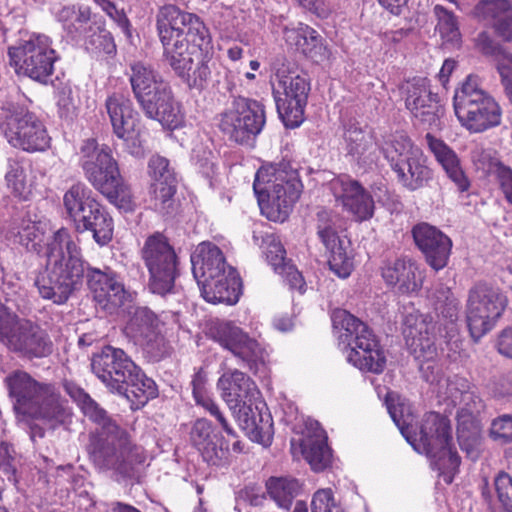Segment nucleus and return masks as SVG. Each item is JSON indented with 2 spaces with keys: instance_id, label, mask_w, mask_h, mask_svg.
Instances as JSON below:
<instances>
[{
  "instance_id": "f257e3e1",
  "label": "nucleus",
  "mask_w": 512,
  "mask_h": 512,
  "mask_svg": "<svg viewBox=\"0 0 512 512\" xmlns=\"http://www.w3.org/2000/svg\"><path fill=\"white\" fill-rule=\"evenodd\" d=\"M45 271L35 285L42 298L55 304L65 303L78 290L86 275L94 299L104 306H120L125 298L124 286L108 267L104 270L84 266L81 248L65 228L58 229L47 243Z\"/></svg>"
},
{
  "instance_id": "f03ea898",
  "label": "nucleus",
  "mask_w": 512,
  "mask_h": 512,
  "mask_svg": "<svg viewBox=\"0 0 512 512\" xmlns=\"http://www.w3.org/2000/svg\"><path fill=\"white\" fill-rule=\"evenodd\" d=\"M156 30L169 66L189 88L202 89L211 75V36L199 16L165 5L156 14Z\"/></svg>"
},
{
  "instance_id": "7ed1b4c3",
  "label": "nucleus",
  "mask_w": 512,
  "mask_h": 512,
  "mask_svg": "<svg viewBox=\"0 0 512 512\" xmlns=\"http://www.w3.org/2000/svg\"><path fill=\"white\" fill-rule=\"evenodd\" d=\"M64 389L84 415L97 425L89 434L87 445L92 463L100 470H112L122 477H133L137 466L146 460L144 449L135 444L128 431L112 419L82 388L65 382Z\"/></svg>"
},
{
  "instance_id": "20e7f679",
  "label": "nucleus",
  "mask_w": 512,
  "mask_h": 512,
  "mask_svg": "<svg viewBox=\"0 0 512 512\" xmlns=\"http://www.w3.org/2000/svg\"><path fill=\"white\" fill-rule=\"evenodd\" d=\"M388 412L407 442L415 451L433 460L447 484L452 483L459 470L461 458L452 444V428L449 419L436 413H426L421 421L418 434L410 431V415H404L405 407L388 403Z\"/></svg>"
},
{
  "instance_id": "39448f33",
  "label": "nucleus",
  "mask_w": 512,
  "mask_h": 512,
  "mask_svg": "<svg viewBox=\"0 0 512 512\" xmlns=\"http://www.w3.org/2000/svg\"><path fill=\"white\" fill-rule=\"evenodd\" d=\"M4 384L16 415L42 420L52 429L70 422L71 409L55 383L38 381L18 369L5 377Z\"/></svg>"
},
{
  "instance_id": "423d86ee",
  "label": "nucleus",
  "mask_w": 512,
  "mask_h": 512,
  "mask_svg": "<svg viewBox=\"0 0 512 512\" xmlns=\"http://www.w3.org/2000/svg\"><path fill=\"white\" fill-rule=\"evenodd\" d=\"M217 387L228 407L238 413L239 425L247 436L254 442L269 445L272 439L270 415H263L257 406L252 407L260 394L255 382L234 369L219 378Z\"/></svg>"
},
{
  "instance_id": "0eeeda50",
  "label": "nucleus",
  "mask_w": 512,
  "mask_h": 512,
  "mask_svg": "<svg viewBox=\"0 0 512 512\" xmlns=\"http://www.w3.org/2000/svg\"><path fill=\"white\" fill-rule=\"evenodd\" d=\"M192 273L207 302L235 304L241 281L237 271L226 264L218 246L200 243L191 254Z\"/></svg>"
},
{
  "instance_id": "6e6552de",
  "label": "nucleus",
  "mask_w": 512,
  "mask_h": 512,
  "mask_svg": "<svg viewBox=\"0 0 512 512\" xmlns=\"http://www.w3.org/2000/svg\"><path fill=\"white\" fill-rule=\"evenodd\" d=\"M79 164L88 182L110 203L124 210L132 208L131 189L122 179L108 146L86 139L79 150Z\"/></svg>"
},
{
  "instance_id": "1a4fd4ad",
  "label": "nucleus",
  "mask_w": 512,
  "mask_h": 512,
  "mask_svg": "<svg viewBox=\"0 0 512 512\" xmlns=\"http://www.w3.org/2000/svg\"><path fill=\"white\" fill-rule=\"evenodd\" d=\"M302 184L298 171L289 161L263 165L256 173L253 189L262 212L268 219L277 221L299 199Z\"/></svg>"
},
{
  "instance_id": "9d476101",
  "label": "nucleus",
  "mask_w": 512,
  "mask_h": 512,
  "mask_svg": "<svg viewBox=\"0 0 512 512\" xmlns=\"http://www.w3.org/2000/svg\"><path fill=\"white\" fill-rule=\"evenodd\" d=\"M331 320L340 343L347 348V361L361 371L382 373L386 357L369 326L344 309H335Z\"/></svg>"
},
{
  "instance_id": "9b49d317",
  "label": "nucleus",
  "mask_w": 512,
  "mask_h": 512,
  "mask_svg": "<svg viewBox=\"0 0 512 512\" xmlns=\"http://www.w3.org/2000/svg\"><path fill=\"white\" fill-rule=\"evenodd\" d=\"M453 106L461 126L470 133H481L501 123L499 104L480 87L476 76L469 75L456 89Z\"/></svg>"
},
{
  "instance_id": "f8f14e48",
  "label": "nucleus",
  "mask_w": 512,
  "mask_h": 512,
  "mask_svg": "<svg viewBox=\"0 0 512 512\" xmlns=\"http://www.w3.org/2000/svg\"><path fill=\"white\" fill-rule=\"evenodd\" d=\"M273 95L278 114L286 127H298L310 91L307 75L294 62L283 60L275 67Z\"/></svg>"
},
{
  "instance_id": "ddd939ff",
  "label": "nucleus",
  "mask_w": 512,
  "mask_h": 512,
  "mask_svg": "<svg viewBox=\"0 0 512 512\" xmlns=\"http://www.w3.org/2000/svg\"><path fill=\"white\" fill-rule=\"evenodd\" d=\"M266 123L264 105L254 99L235 97L219 114L218 128L232 142L253 147Z\"/></svg>"
},
{
  "instance_id": "4468645a",
  "label": "nucleus",
  "mask_w": 512,
  "mask_h": 512,
  "mask_svg": "<svg viewBox=\"0 0 512 512\" xmlns=\"http://www.w3.org/2000/svg\"><path fill=\"white\" fill-rule=\"evenodd\" d=\"M141 258L149 272L151 292L158 295L170 293L179 270L178 257L168 239L159 232L150 235L141 249Z\"/></svg>"
},
{
  "instance_id": "2eb2a0df",
  "label": "nucleus",
  "mask_w": 512,
  "mask_h": 512,
  "mask_svg": "<svg viewBox=\"0 0 512 512\" xmlns=\"http://www.w3.org/2000/svg\"><path fill=\"white\" fill-rule=\"evenodd\" d=\"M10 65L18 75L45 83L52 75L57 60L51 39L43 34H33L8 49Z\"/></svg>"
},
{
  "instance_id": "dca6fc26",
  "label": "nucleus",
  "mask_w": 512,
  "mask_h": 512,
  "mask_svg": "<svg viewBox=\"0 0 512 512\" xmlns=\"http://www.w3.org/2000/svg\"><path fill=\"white\" fill-rule=\"evenodd\" d=\"M0 130L15 148L25 151H43L49 137L42 122L21 106L9 104L0 110Z\"/></svg>"
},
{
  "instance_id": "f3484780",
  "label": "nucleus",
  "mask_w": 512,
  "mask_h": 512,
  "mask_svg": "<svg viewBox=\"0 0 512 512\" xmlns=\"http://www.w3.org/2000/svg\"><path fill=\"white\" fill-rule=\"evenodd\" d=\"M507 297L498 287L477 283L470 290L466 304L467 324L471 336L481 338L495 325L507 306Z\"/></svg>"
},
{
  "instance_id": "a211bd4d",
  "label": "nucleus",
  "mask_w": 512,
  "mask_h": 512,
  "mask_svg": "<svg viewBox=\"0 0 512 512\" xmlns=\"http://www.w3.org/2000/svg\"><path fill=\"white\" fill-rule=\"evenodd\" d=\"M105 107L113 133L123 140L125 148L131 155L142 156L144 150L140 139V116L131 100L122 94L114 93L107 97Z\"/></svg>"
},
{
  "instance_id": "6ab92c4d",
  "label": "nucleus",
  "mask_w": 512,
  "mask_h": 512,
  "mask_svg": "<svg viewBox=\"0 0 512 512\" xmlns=\"http://www.w3.org/2000/svg\"><path fill=\"white\" fill-rule=\"evenodd\" d=\"M207 335L250 369L265 360V350L258 341L233 322L215 321L211 323Z\"/></svg>"
},
{
  "instance_id": "aec40b11",
  "label": "nucleus",
  "mask_w": 512,
  "mask_h": 512,
  "mask_svg": "<svg viewBox=\"0 0 512 512\" xmlns=\"http://www.w3.org/2000/svg\"><path fill=\"white\" fill-rule=\"evenodd\" d=\"M91 369L109 391L116 394L123 391L131 371H136L135 363L126 352L112 346H105L93 355Z\"/></svg>"
},
{
  "instance_id": "412c9836",
  "label": "nucleus",
  "mask_w": 512,
  "mask_h": 512,
  "mask_svg": "<svg viewBox=\"0 0 512 512\" xmlns=\"http://www.w3.org/2000/svg\"><path fill=\"white\" fill-rule=\"evenodd\" d=\"M434 326L428 316L410 313L403 321V336L411 354L420 362L422 371L433 369L431 363L437 357L434 342Z\"/></svg>"
},
{
  "instance_id": "4be33fe9",
  "label": "nucleus",
  "mask_w": 512,
  "mask_h": 512,
  "mask_svg": "<svg viewBox=\"0 0 512 512\" xmlns=\"http://www.w3.org/2000/svg\"><path fill=\"white\" fill-rule=\"evenodd\" d=\"M10 351L26 360L44 359L52 355L54 343L37 323L22 319L5 345Z\"/></svg>"
},
{
  "instance_id": "5701e85b",
  "label": "nucleus",
  "mask_w": 512,
  "mask_h": 512,
  "mask_svg": "<svg viewBox=\"0 0 512 512\" xmlns=\"http://www.w3.org/2000/svg\"><path fill=\"white\" fill-rule=\"evenodd\" d=\"M405 106L420 122L429 127H438L443 109L438 95L433 93L427 78H414L405 88Z\"/></svg>"
},
{
  "instance_id": "b1692460",
  "label": "nucleus",
  "mask_w": 512,
  "mask_h": 512,
  "mask_svg": "<svg viewBox=\"0 0 512 512\" xmlns=\"http://www.w3.org/2000/svg\"><path fill=\"white\" fill-rule=\"evenodd\" d=\"M151 185V205L161 214H170L174 209V195L177 188V178L169 160L155 155L148 164Z\"/></svg>"
},
{
  "instance_id": "393cba45",
  "label": "nucleus",
  "mask_w": 512,
  "mask_h": 512,
  "mask_svg": "<svg viewBox=\"0 0 512 512\" xmlns=\"http://www.w3.org/2000/svg\"><path fill=\"white\" fill-rule=\"evenodd\" d=\"M331 191L343 208L349 212L356 221L363 222L374 215L375 202L372 195L358 181L342 176L330 183Z\"/></svg>"
},
{
  "instance_id": "a878e982",
  "label": "nucleus",
  "mask_w": 512,
  "mask_h": 512,
  "mask_svg": "<svg viewBox=\"0 0 512 512\" xmlns=\"http://www.w3.org/2000/svg\"><path fill=\"white\" fill-rule=\"evenodd\" d=\"M137 103L147 118L158 121L163 127L175 129L183 121L180 105L174 99L168 82L148 91Z\"/></svg>"
},
{
  "instance_id": "bb28decb",
  "label": "nucleus",
  "mask_w": 512,
  "mask_h": 512,
  "mask_svg": "<svg viewBox=\"0 0 512 512\" xmlns=\"http://www.w3.org/2000/svg\"><path fill=\"white\" fill-rule=\"evenodd\" d=\"M317 234L330 252V269L338 277L347 278L353 270V261L346 252L344 241L337 234L335 219L331 212L320 210L317 213Z\"/></svg>"
},
{
  "instance_id": "cd10ccee",
  "label": "nucleus",
  "mask_w": 512,
  "mask_h": 512,
  "mask_svg": "<svg viewBox=\"0 0 512 512\" xmlns=\"http://www.w3.org/2000/svg\"><path fill=\"white\" fill-rule=\"evenodd\" d=\"M412 235L416 246L433 269L438 271L447 265L452 249V241L447 235L426 222L415 225Z\"/></svg>"
},
{
  "instance_id": "c85d7f7f",
  "label": "nucleus",
  "mask_w": 512,
  "mask_h": 512,
  "mask_svg": "<svg viewBox=\"0 0 512 512\" xmlns=\"http://www.w3.org/2000/svg\"><path fill=\"white\" fill-rule=\"evenodd\" d=\"M428 150L433 154L437 163L442 167L448 179L461 193L467 192L471 182L465 173L461 160L456 152L442 139L427 133L424 137Z\"/></svg>"
},
{
  "instance_id": "c756f323",
  "label": "nucleus",
  "mask_w": 512,
  "mask_h": 512,
  "mask_svg": "<svg viewBox=\"0 0 512 512\" xmlns=\"http://www.w3.org/2000/svg\"><path fill=\"white\" fill-rule=\"evenodd\" d=\"M428 150L433 154L437 163L442 167L448 179L461 193L467 192L471 182L465 173L461 160L456 152L442 139L427 133L424 137Z\"/></svg>"
},
{
  "instance_id": "7c9ffc66",
  "label": "nucleus",
  "mask_w": 512,
  "mask_h": 512,
  "mask_svg": "<svg viewBox=\"0 0 512 512\" xmlns=\"http://www.w3.org/2000/svg\"><path fill=\"white\" fill-rule=\"evenodd\" d=\"M473 16L505 41H512V3L509 0H480L473 9Z\"/></svg>"
},
{
  "instance_id": "2f4dec72",
  "label": "nucleus",
  "mask_w": 512,
  "mask_h": 512,
  "mask_svg": "<svg viewBox=\"0 0 512 512\" xmlns=\"http://www.w3.org/2000/svg\"><path fill=\"white\" fill-rule=\"evenodd\" d=\"M429 300L439 318V331L449 341L458 335L457 320L459 316V301L453 295L449 287L443 284L436 285L429 294Z\"/></svg>"
},
{
  "instance_id": "473e14b6",
  "label": "nucleus",
  "mask_w": 512,
  "mask_h": 512,
  "mask_svg": "<svg viewBox=\"0 0 512 512\" xmlns=\"http://www.w3.org/2000/svg\"><path fill=\"white\" fill-rule=\"evenodd\" d=\"M64 207L75 223L77 231H85L91 226L90 218L98 213L101 205L91 196V191L81 183L73 185L64 195Z\"/></svg>"
},
{
  "instance_id": "72a5a7b5",
  "label": "nucleus",
  "mask_w": 512,
  "mask_h": 512,
  "mask_svg": "<svg viewBox=\"0 0 512 512\" xmlns=\"http://www.w3.org/2000/svg\"><path fill=\"white\" fill-rule=\"evenodd\" d=\"M382 277L401 294L416 292L422 285L418 267L410 259H398L386 264L382 269Z\"/></svg>"
},
{
  "instance_id": "f704fd0d",
  "label": "nucleus",
  "mask_w": 512,
  "mask_h": 512,
  "mask_svg": "<svg viewBox=\"0 0 512 512\" xmlns=\"http://www.w3.org/2000/svg\"><path fill=\"white\" fill-rule=\"evenodd\" d=\"M343 138L346 150L364 164H371L376 158V144L367 126H361L356 120L348 121L344 126Z\"/></svg>"
},
{
  "instance_id": "c9c22d12",
  "label": "nucleus",
  "mask_w": 512,
  "mask_h": 512,
  "mask_svg": "<svg viewBox=\"0 0 512 512\" xmlns=\"http://www.w3.org/2000/svg\"><path fill=\"white\" fill-rule=\"evenodd\" d=\"M426 160L422 150L415 151L411 157L393 169L398 181L409 191H416L432 180L433 171L426 164Z\"/></svg>"
},
{
  "instance_id": "e433bc0d",
  "label": "nucleus",
  "mask_w": 512,
  "mask_h": 512,
  "mask_svg": "<svg viewBox=\"0 0 512 512\" xmlns=\"http://www.w3.org/2000/svg\"><path fill=\"white\" fill-rule=\"evenodd\" d=\"M135 370L127 379L123 391L117 394L124 396L136 408L144 406L150 399L157 397L158 389L153 379L147 377L135 364Z\"/></svg>"
},
{
  "instance_id": "4c0bfd02",
  "label": "nucleus",
  "mask_w": 512,
  "mask_h": 512,
  "mask_svg": "<svg viewBox=\"0 0 512 512\" xmlns=\"http://www.w3.org/2000/svg\"><path fill=\"white\" fill-rule=\"evenodd\" d=\"M171 319L177 322V315L174 313H162L157 316L147 307H137L131 312L126 329L133 337L141 339L164 325L166 320Z\"/></svg>"
},
{
  "instance_id": "58836bf2",
  "label": "nucleus",
  "mask_w": 512,
  "mask_h": 512,
  "mask_svg": "<svg viewBox=\"0 0 512 512\" xmlns=\"http://www.w3.org/2000/svg\"><path fill=\"white\" fill-rule=\"evenodd\" d=\"M55 17L73 39L87 34L90 25L93 24L91 11L87 6H63L55 12Z\"/></svg>"
},
{
  "instance_id": "ea45409f",
  "label": "nucleus",
  "mask_w": 512,
  "mask_h": 512,
  "mask_svg": "<svg viewBox=\"0 0 512 512\" xmlns=\"http://www.w3.org/2000/svg\"><path fill=\"white\" fill-rule=\"evenodd\" d=\"M129 80L136 101L144 99L148 91L155 90L166 83L162 76L150 65L142 62L130 66Z\"/></svg>"
},
{
  "instance_id": "a19ab883",
  "label": "nucleus",
  "mask_w": 512,
  "mask_h": 512,
  "mask_svg": "<svg viewBox=\"0 0 512 512\" xmlns=\"http://www.w3.org/2000/svg\"><path fill=\"white\" fill-rule=\"evenodd\" d=\"M269 498L281 509L288 511L301 492L298 480L290 477H270L266 482Z\"/></svg>"
},
{
  "instance_id": "79ce46f5",
  "label": "nucleus",
  "mask_w": 512,
  "mask_h": 512,
  "mask_svg": "<svg viewBox=\"0 0 512 512\" xmlns=\"http://www.w3.org/2000/svg\"><path fill=\"white\" fill-rule=\"evenodd\" d=\"M382 153L388 161L391 169H395L401 162L412 156L415 151L421 150L414 145L407 134L396 132L389 136L381 146Z\"/></svg>"
},
{
  "instance_id": "37998d69",
  "label": "nucleus",
  "mask_w": 512,
  "mask_h": 512,
  "mask_svg": "<svg viewBox=\"0 0 512 512\" xmlns=\"http://www.w3.org/2000/svg\"><path fill=\"white\" fill-rule=\"evenodd\" d=\"M301 448L303 456L313 470L321 471L330 464L331 450L322 436L305 437L302 440Z\"/></svg>"
},
{
  "instance_id": "c03bdc74",
  "label": "nucleus",
  "mask_w": 512,
  "mask_h": 512,
  "mask_svg": "<svg viewBox=\"0 0 512 512\" xmlns=\"http://www.w3.org/2000/svg\"><path fill=\"white\" fill-rule=\"evenodd\" d=\"M26 172L27 167L24 162L17 159L8 160L7 171L5 174L7 187L15 196L23 199H25L29 193Z\"/></svg>"
},
{
  "instance_id": "a18cd8bd",
  "label": "nucleus",
  "mask_w": 512,
  "mask_h": 512,
  "mask_svg": "<svg viewBox=\"0 0 512 512\" xmlns=\"http://www.w3.org/2000/svg\"><path fill=\"white\" fill-rule=\"evenodd\" d=\"M253 241L256 245L264 247L267 260L274 267L275 271H278L282 265L287 264L285 261V249L276 235L273 233L262 234L254 232Z\"/></svg>"
},
{
  "instance_id": "49530a36",
  "label": "nucleus",
  "mask_w": 512,
  "mask_h": 512,
  "mask_svg": "<svg viewBox=\"0 0 512 512\" xmlns=\"http://www.w3.org/2000/svg\"><path fill=\"white\" fill-rule=\"evenodd\" d=\"M457 438L462 451L471 459H477L479 456L480 432L472 419L469 418L459 422Z\"/></svg>"
},
{
  "instance_id": "de8ad7c7",
  "label": "nucleus",
  "mask_w": 512,
  "mask_h": 512,
  "mask_svg": "<svg viewBox=\"0 0 512 512\" xmlns=\"http://www.w3.org/2000/svg\"><path fill=\"white\" fill-rule=\"evenodd\" d=\"M205 462L216 467H225L231 462L228 442L219 434L199 450Z\"/></svg>"
},
{
  "instance_id": "09e8293b",
  "label": "nucleus",
  "mask_w": 512,
  "mask_h": 512,
  "mask_svg": "<svg viewBox=\"0 0 512 512\" xmlns=\"http://www.w3.org/2000/svg\"><path fill=\"white\" fill-rule=\"evenodd\" d=\"M83 37L85 39L86 49L92 52L112 54L116 50L111 33L96 23L90 25L88 33Z\"/></svg>"
},
{
  "instance_id": "8fccbe9b",
  "label": "nucleus",
  "mask_w": 512,
  "mask_h": 512,
  "mask_svg": "<svg viewBox=\"0 0 512 512\" xmlns=\"http://www.w3.org/2000/svg\"><path fill=\"white\" fill-rule=\"evenodd\" d=\"M91 226H85V231L93 233L94 240L101 246L106 245L113 236V220L110 215L101 206L98 213H94L90 218Z\"/></svg>"
},
{
  "instance_id": "3c124183",
  "label": "nucleus",
  "mask_w": 512,
  "mask_h": 512,
  "mask_svg": "<svg viewBox=\"0 0 512 512\" xmlns=\"http://www.w3.org/2000/svg\"><path fill=\"white\" fill-rule=\"evenodd\" d=\"M139 341L153 361H160L170 354L171 347L162 335L160 328L142 337Z\"/></svg>"
},
{
  "instance_id": "603ef678",
  "label": "nucleus",
  "mask_w": 512,
  "mask_h": 512,
  "mask_svg": "<svg viewBox=\"0 0 512 512\" xmlns=\"http://www.w3.org/2000/svg\"><path fill=\"white\" fill-rule=\"evenodd\" d=\"M15 242L24 246L27 250H36V240L40 237L38 225L30 219H22L21 222L13 228Z\"/></svg>"
},
{
  "instance_id": "864d4df0",
  "label": "nucleus",
  "mask_w": 512,
  "mask_h": 512,
  "mask_svg": "<svg viewBox=\"0 0 512 512\" xmlns=\"http://www.w3.org/2000/svg\"><path fill=\"white\" fill-rule=\"evenodd\" d=\"M434 14L437 18V28L443 38L453 41L459 36V28L456 16L442 5L434 6Z\"/></svg>"
},
{
  "instance_id": "5fc2aeb1",
  "label": "nucleus",
  "mask_w": 512,
  "mask_h": 512,
  "mask_svg": "<svg viewBox=\"0 0 512 512\" xmlns=\"http://www.w3.org/2000/svg\"><path fill=\"white\" fill-rule=\"evenodd\" d=\"M218 435V433H214L211 422L207 419L200 418L197 419L192 426L190 439L192 444L199 451Z\"/></svg>"
},
{
  "instance_id": "6e6d98bb",
  "label": "nucleus",
  "mask_w": 512,
  "mask_h": 512,
  "mask_svg": "<svg viewBox=\"0 0 512 512\" xmlns=\"http://www.w3.org/2000/svg\"><path fill=\"white\" fill-rule=\"evenodd\" d=\"M490 436L499 444H512V414L495 418L491 423Z\"/></svg>"
},
{
  "instance_id": "4d7b16f0",
  "label": "nucleus",
  "mask_w": 512,
  "mask_h": 512,
  "mask_svg": "<svg viewBox=\"0 0 512 512\" xmlns=\"http://www.w3.org/2000/svg\"><path fill=\"white\" fill-rule=\"evenodd\" d=\"M196 404L201 406L205 411H207L211 416H213L222 426L223 430L228 435H235L234 430L227 422L224 417L222 411L220 410L218 404L210 397L208 393L200 394L198 396L193 397Z\"/></svg>"
},
{
  "instance_id": "13d9d810",
  "label": "nucleus",
  "mask_w": 512,
  "mask_h": 512,
  "mask_svg": "<svg viewBox=\"0 0 512 512\" xmlns=\"http://www.w3.org/2000/svg\"><path fill=\"white\" fill-rule=\"evenodd\" d=\"M494 484L504 512H512V477L505 472H500L496 476Z\"/></svg>"
},
{
  "instance_id": "bf43d9fd",
  "label": "nucleus",
  "mask_w": 512,
  "mask_h": 512,
  "mask_svg": "<svg viewBox=\"0 0 512 512\" xmlns=\"http://www.w3.org/2000/svg\"><path fill=\"white\" fill-rule=\"evenodd\" d=\"M492 172L505 199L512 205V168L497 160L492 163Z\"/></svg>"
},
{
  "instance_id": "052dcab7",
  "label": "nucleus",
  "mask_w": 512,
  "mask_h": 512,
  "mask_svg": "<svg viewBox=\"0 0 512 512\" xmlns=\"http://www.w3.org/2000/svg\"><path fill=\"white\" fill-rule=\"evenodd\" d=\"M22 322L14 312L8 309L0 302V342L6 345L11 334L16 330L18 324Z\"/></svg>"
},
{
  "instance_id": "680f3d73",
  "label": "nucleus",
  "mask_w": 512,
  "mask_h": 512,
  "mask_svg": "<svg viewBox=\"0 0 512 512\" xmlns=\"http://www.w3.org/2000/svg\"><path fill=\"white\" fill-rule=\"evenodd\" d=\"M310 37L309 35L303 37L297 50L312 59L323 56L326 49L323 45L322 37L313 28Z\"/></svg>"
},
{
  "instance_id": "e2e57ef3",
  "label": "nucleus",
  "mask_w": 512,
  "mask_h": 512,
  "mask_svg": "<svg viewBox=\"0 0 512 512\" xmlns=\"http://www.w3.org/2000/svg\"><path fill=\"white\" fill-rule=\"evenodd\" d=\"M277 272L285 278L291 289H296L301 293L304 292V278L294 265L290 263L284 264Z\"/></svg>"
},
{
  "instance_id": "0e129e2a",
  "label": "nucleus",
  "mask_w": 512,
  "mask_h": 512,
  "mask_svg": "<svg viewBox=\"0 0 512 512\" xmlns=\"http://www.w3.org/2000/svg\"><path fill=\"white\" fill-rule=\"evenodd\" d=\"M283 34L286 43L298 49L302 41V38L307 37V35L310 36L312 34V28L309 27L308 25L299 23L297 27H285Z\"/></svg>"
},
{
  "instance_id": "69168bd1",
  "label": "nucleus",
  "mask_w": 512,
  "mask_h": 512,
  "mask_svg": "<svg viewBox=\"0 0 512 512\" xmlns=\"http://www.w3.org/2000/svg\"><path fill=\"white\" fill-rule=\"evenodd\" d=\"M312 512H332L334 507V499L332 491L323 489L317 491L312 499Z\"/></svg>"
},
{
  "instance_id": "338daca9",
  "label": "nucleus",
  "mask_w": 512,
  "mask_h": 512,
  "mask_svg": "<svg viewBox=\"0 0 512 512\" xmlns=\"http://www.w3.org/2000/svg\"><path fill=\"white\" fill-rule=\"evenodd\" d=\"M13 453L14 450L9 444H0V469L8 475H13L15 472Z\"/></svg>"
},
{
  "instance_id": "774afa93",
  "label": "nucleus",
  "mask_w": 512,
  "mask_h": 512,
  "mask_svg": "<svg viewBox=\"0 0 512 512\" xmlns=\"http://www.w3.org/2000/svg\"><path fill=\"white\" fill-rule=\"evenodd\" d=\"M498 352L505 357L512 358V327L504 329L498 336Z\"/></svg>"
}]
</instances>
